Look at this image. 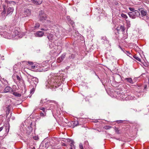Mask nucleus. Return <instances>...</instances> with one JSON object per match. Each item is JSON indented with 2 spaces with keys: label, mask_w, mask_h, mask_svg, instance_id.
<instances>
[{
  "label": "nucleus",
  "mask_w": 149,
  "mask_h": 149,
  "mask_svg": "<svg viewBox=\"0 0 149 149\" xmlns=\"http://www.w3.org/2000/svg\"><path fill=\"white\" fill-rule=\"evenodd\" d=\"M52 141L51 140L49 141V142H47L46 143H45V147L47 148H48L49 146H52V144H51V143L52 142Z\"/></svg>",
  "instance_id": "nucleus-26"
},
{
  "label": "nucleus",
  "mask_w": 149,
  "mask_h": 149,
  "mask_svg": "<svg viewBox=\"0 0 149 149\" xmlns=\"http://www.w3.org/2000/svg\"><path fill=\"white\" fill-rule=\"evenodd\" d=\"M69 23H70L72 25V26H73V25L74 24V22L71 20H70V21L68 22Z\"/></svg>",
  "instance_id": "nucleus-45"
},
{
  "label": "nucleus",
  "mask_w": 149,
  "mask_h": 149,
  "mask_svg": "<svg viewBox=\"0 0 149 149\" xmlns=\"http://www.w3.org/2000/svg\"><path fill=\"white\" fill-rule=\"evenodd\" d=\"M67 141L70 143V148H75L74 146V142L73 140L70 139H68L67 140Z\"/></svg>",
  "instance_id": "nucleus-21"
},
{
  "label": "nucleus",
  "mask_w": 149,
  "mask_h": 149,
  "mask_svg": "<svg viewBox=\"0 0 149 149\" xmlns=\"http://www.w3.org/2000/svg\"><path fill=\"white\" fill-rule=\"evenodd\" d=\"M33 88H32V89H31L30 91V93H33L34 92L35 88L36 87H34V86H33Z\"/></svg>",
  "instance_id": "nucleus-38"
},
{
  "label": "nucleus",
  "mask_w": 149,
  "mask_h": 149,
  "mask_svg": "<svg viewBox=\"0 0 149 149\" xmlns=\"http://www.w3.org/2000/svg\"><path fill=\"white\" fill-rule=\"evenodd\" d=\"M125 121V120H117L116 121V122L118 123H123Z\"/></svg>",
  "instance_id": "nucleus-40"
},
{
  "label": "nucleus",
  "mask_w": 149,
  "mask_h": 149,
  "mask_svg": "<svg viewBox=\"0 0 149 149\" xmlns=\"http://www.w3.org/2000/svg\"><path fill=\"white\" fill-rule=\"evenodd\" d=\"M102 39H103L104 40H107V38L105 37H102Z\"/></svg>",
  "instance_id": "nucleus-57"
},
{
  "label": "nucleus",
  "mask_w": 149,
  "mask_h": 149,
  "mask_svg": "<svg viewBox=\"0 0 149 149\" xmlns=\"http://www.w3.org/2000/svg\"><path fill=\"white\" fill-rule=\"evenodd\" d=\"M119 95H119V96H120L122 99V100H127L128 99L130 100H134L135 97H134L133 96H126L127 95V94H126V95L125 94H120Z\"/></svg>",
  "instance_id": "nucleus-8"
},
{
  "label": "nucleus",
  "mask_w": 149,
  "mask_h": 149,
  "mask_svg": "<svg viewBox=\"0 0 149 149\" xmlns=\"http://www.w3.org/2000/svg\"><path fill=\"white\" fill-rule=\"evenodd\" d=\"M128 15L131 18L135 19L136 17L140 15V13L138 11L136 10L132 12H130Z\"/></svg>",
  "instance_id": "nucleus-5"
},
{
  "label": "nucleus",
  "mask_w": 149,
  "mask_h": 149,
  "mask_svg": "<svg viewBox=\"0 0 149 149\" xmlns=\"http://www.w3.org/2000/svg\"><path fill=\"white\" fill-rule=\"evenodd\" d=\"M33 139L36 140H38V137H37V136H34V137H33Z\"/></svg>",
  "instance_id": "nucleus-51"
},
{
  "label": "nucleus",
  "mask_w": 149,
  "mask_h": 149,
  "mask_svg": "<svg viewBox=\"0 0 149 149\" xmlns=\"http://www.w3.org/2000/svg\"><path fill=\"white\" fill-rule=\"evenodd\" d=\"M40 109L41 110H42V111L45 112V109L44 108H43V107H42V108H41Z\"/></svg>",
  "instance_id": "nucleus-54"
},
{
  "label": "nucleus",
  "mask_w": 149,
  "mask_h": 149,
  "mask_svg": "<svg viewBox=\"0 0 149 149\" xmlns=\"http://www.w3.org/2000/svg\"><path fill=\"white\" fill-rule=\"evenodd\" d=\"M57 76L58 77H61L60 79V78H59V80H58V82H59V81L60 82L61 84V83H62L64 81L65 78L67 77L66 76H63V75H62L61 76H59V74H58Z\"/></svg>",
  "instance_id": "nucleus-14"
},
{
  "label": "nucleus",
  "mask_w": 149,
  "mask_h": 149,
  "mask_svg": "<svg viewBox=\"0 0 149 149\" xmlns=\"http://www.w3.org/2000/svg\"><path fill=\"white\" fill-rule=\"evenodd\" d=\"M119 47L120 48L122 51H123L124 53H125V52L126 50L122 48L120 46H119Z\"/></svg>",
  "instance_id": "nucleus-49"
},
{
  "label": "nucleus",
  "mask_w": 149,
  "mask_h": 149,
  "mask_svg": "<svg viewBox=\"0 0 149 149\" xmlns=\"http://www.w3.org/2000/svg\"><path fill=\"white\" fill-rule=\"evenodd\" d=\"M74 57V54H72L71 56H69L70 59H73Z\"/></svg>",
  "instance_id": "nucleus-47"
},
{
  "label": "nucleus",
  "mask_w": 149,
  "mask_h": 149,
  "mask_svg": "<svg viewBox=\"0 0 149 149\" xmlns=\"http://www.w3.org/2000/svg\"><path fill=\"white\" fill-rule=\"evenodd\" d=\"M144 88L145 89H146L147 87V86L146 85H144Z\"/></svg>",
  "instance_id": "nucleus-58"
},
{
  "label": "nucleus",
  "mask_w": 149,
  "mask_h": 149,
  "mask_svg": "<svg viewBox=\"0 0 149 149\" xmlns=\"http://www.w3.org/2000/svg\"><path fill=\"white\" fill-rule=\"evenodd\" d=\"M127 23V24L128 26L130 27L131 25V24L130 23V22L128 20H126Z\"/></svg>",
  "instance_id": "nucleus-44"
},
{
  "label": "nucleus",
  "mask_w": 149,
  "mask_h": 149,
  "mask_svg": "<svg viewBox=\"0 0 149 149\" xmlns=\"http://www.w3.org/2000/svg\"><path fill=\"white\" fill-rule=\"evenodd\" d=\"M3 10L1 13L0 17L3 20H4L6 17V5L3 4Z\"/></svg>",
  "instance_id": "nucleus-7"
},
{
  "label": "nucleus",
  "mask_w": 149,
  "mask_h": 149,
  "mask_svg": "<svg viewBox=\"0 0 149 149\" xmlns=\"http://www.w3.org/2000/svg\"><path fill=\"white\" fill-rule=\"evenodd\" d=\"M75 148H70V149H75Z\"/></svg>",
  "instance_id": "nucleus-64"
},
{
  "label": "nucleus",
  "mask_w": 149,
  "mask_h": 149,
  "mask_svg": "<svg viewBox=\"0 0 149 149\" xmlns=\"http://www.w3.org/2000/svg\"><path fill=\"white\" fill-rule=\"evenodd\" d=\"M61 78L60 77L55 76L49 79L46 82V86L47 88H51L55 87V88L58 87L61 85L60 81L58 82V80H59V78Z\"/></svg>",
  "instance_id": "nucleus-1"
},
{
  "label": "nucleus",
  "mask_w": 149,
  "mask_h": 149,
  "mask_svg": "<svg viewBox=\"0 0 149 149\" xmlns=\"http://www.w3.org/2000/svg\"><path fill=\"white\" fill-rule=\"evenodd\" d=\"M65 56V54H63L61 55L59 57H58L57 59V62L58 63H60L62 62L64 59Z\"/></svg>",
  "instance_id": "nucleus-15"
},
{
  "label": "nucleus",
  "mask_w": 149,
  "mask_h": 149,
  "mask_svg": "<svg viewBox=\"0 0 149 149\" xmlns=\"http://www.w3.org/2000/svg\"><path fill=\"white\" fill-rule=\"evenodd\" d=\"M63 146H66V145L65 144V143H63Z\"/></svg>",
  "instance_id": "nucleus-62"
},
{
  "label": "nucleus",
  "mask_w": 149,
  "mask_h": 149,
  "mask_svg": "<svg viewBox=\"0 0 149 149\" xmlns=\"http://www.w3.org/2000/svg\"><path fill=\"white\" fill-rule=\"evenodd\" d=\"M13 36H14L18 35L20 33V29L18 27H16L14 30V31L13 32Z\"/></svg>",
  "instance_id": "nucleus-11"
},
{
  "label": "nucleus",
  "mask_w": 149,
  "mask_h": 149,
  "mask_svg": "<svg viewBox=\"0 0 149 149\" xmlns=\"http://www.w3.org/2000/svg\"><path fill=\"white\" fill-rule=\"evenodd\" d=\"M13 91L14 90L12 88L8 86H6L3 90L4 92L5 93L9 92L11 93H12Z\"/></svg>",
  "instance_id": "nucleus-10"
},
{
  "label": "nucleus",
  "mask_w": 149,
  "mask_h": 149,
  "mask_svg": "<svg viewBox=\"0 0 149 149\" xmlns=\"http://www.w3.org/2000/svg\"><path fill=\"white\" fill-rule=\"evenodd\" d=\"M15 117L13 116L11 117V119H12V120H14L15 119Z\"/></svg>",
  "instance_id": "nucleus-60"
},
{
  "label": "nucleus",
  "mask_w": 149,
  "mask_h": 149,
  "mask_svg": "<svg viewBox=\"0 0 149 149\" xmlns=\"http://www.w3.org/2000/svg\"><path fill=\"white\" fill-rule=\"evenodd\" d=\"M56 52V49H55V48H54L52 49V50H51L50 52V54L52 56H54L55 55V53Z\"/></svg>",
  "instance_id": "nucleus-25"
},
{
  "label": "nucleus",
  "mask_w": 149,
  "mask_h": 149,
  "mask_svg": "<svg viewBox=\"0 0 149 149\" xmlns=\"http://www.w3.org/2000/svg\"><path fill=\"white\" fill-rule=\"evenodd\" d=\"M16 77H17V79L18 80L20 81V77H19V76L18 75H17Z\"/></svg>",
  "instance_id": "nucleus-52"
},
{
  "label": "nucleus",
  "mask_w": 149,
  "mask_h": 149,
  "mask_svg": "<svg viewBox=\"0 0 149 149\" xmlns=\"http://www.w3.org/2000/svg\"><path fill=\"white\" fill-rule=\"evenodd\" d=\"M20 130L23 133L29 134L31 132L32 128L30 127L25 126L23 123H22L20 126Z\"/></svg>",
  "instance_id": "nucleus-3"
},
{
  "label": "nucleus",
  "mask_w": 149,
  "mask_h": 149,
  "mask_svg": "<svg viewBox=\"0 0 149 149\" xmlns=\"http://www.w3.org/2000/svg\"><path fill=\"white\" fill-rule=\"evenodd\" d=\"M40 116H44L46 115L45 113H40Z\"/></svg>",
  "instance_id": "nucleus-48"
},
{
  "label": "nucleus",
  "mask_w": 149,
  "mask_h": 149,
  "mask_svg": "<svg viewBox=\"0 0 149 149\" xmlns=\"http://www.w3.org/2000/svg\"><path fill=\"white\" fill-rule=\"evenodd\" d=\"M132 57L134 58L135 59H136L137 60L140 62L141 61V59L138 57L137 56H136V55H135L134 56L133 55Z\"/></svg>",
  "instance_id": "nucleus-32"
},
{
  "label": "nucleus",
  "mask_w": 149,
  "mask_h": 149,
  "mask_svg": "<svg viewBox=\"0 0 149 149\" xmlns=\"http://www.w3.org/2000/svg\"><path fill=\"white\" fill-rule=\"evenodd\" d=\"M31 79L33 84V86H34V87H36V85L38 82V79L35 77H32Z\"/></svg>",
  "instance_id": "nucleus-12"
},
{
  "label": "nucleus",
  "mask_w": 149,
  "mask_h": 149,
  "mask_svg": "<svg viewBox=\"0 0 149 149\" xmlns=\"http://www.w3.org/2000/svg\"><path fill=\"white\" fill-rule=\"evenodd\" d=\"M6 28V25H3V26H0V29H2L3 30H4V29H5Z\"/></svg>",
  "instance_id": "nucleus-41"
},
{
  "label": "nucleus",
  "mask_w": 149,
  "mask_h": 149,
  "mask_svg": "<svg viewBox=\"0 0 149 149\" xmlns=\"http://www.w3.org/2000/svg\"><path fill=\"white\" fill-rule=\"evenodd\" d=\"M44 34L43 32L41 31H38L35 33V35L36 37H41L43 36Z\"/></svg>",
  "instance_id": "nucleus-16"
},
{
  "label": "nucleus",
  "mask_w": 149,
  "mask_h": 149,
  "mask_svg": "<svg viewBox=\"0 0 149 149\" xmlns=\"http://www.w3.org/2000/svg\"><path fill=\"white\" fill-rule=\"evenodd\" d=\"M53 35L52 34L49 33L47 35V37L49 41L52 40L53 39Z\"/></svg>",
  "instance_id": "nucleus-27"
},
{
  "label": "nucleus",
  "mask_w": 149,
  "mask_h": 149,
  "mask_svg": "<svg viewBox=\"0 0 149 149\" xmlns=\"http://www.w3.org/2000/svg\"><path fill=\"white\" fill-rule=\"evenodd\" d=\"M117 30L118 31L123 32L125 30V29L123 26L120 25L117 28Z\"/></svg>",
  "instance_id": "nucleus-23"
},
{
  "label": "nucleus",
  "mask_w": 149,
  "mask_h": 149,
  "mask_svg": "<svg viewBox=\"0 0 149 149\" xmlns=\"http://www.w3.org/2000/svg\"><path fill=\"white\" fill-rule=\"evenodd\" d=\"M14 91H14L12 93L13 95L17 97H20L21 96V95L20 94L17 93V92H14Z\"/></svg>",
  "instance_id": "nucleus-31"
},
{
  "label": "nucleus",
  "mask_w": 149,
  "mask_h": 149,
  "mask_svg": "<svg viewBox=\"0 0 149 149\" xmlns=\"http://www.w3.org/2000/svg\"><path fill=\"white\" fill-rule=\"evenodd\" d=\"M2 82L3 84H4L5 86L7 85L8 82L7 80L5 79H2Z\"/></svg>",
  "instance_id": "nucleus-29"
},
{
  "label": "nucleus",
  "mask_w": 149,
  "mask_h": 149,
  "mask_svg": "<svg viewBox=\"0 0 149 149\" xmlns=\"http://www.w3.org/2000/svg\"><path fill=\"white\" fill-rule=\"evenodd\" d=\"M125 53L126 54L131 58H132L133 55L131 54L129 51H126L125 52Z\"/></svg>",
  "instance_id": "nucleus-28"
},
{
  "label": "nucleus",
  "mask_w": 149,
  "mask_h": 149,
  "mask_svg": "<svg viewBox=\"0 0 149 149\" xmlns=\"http://www.w3.org/2000/svg\"><path fill=\"white\" fill-rule=\"evenodd\" d=\"M79 148L80 149H84L83 144L82 143H80L79 144Z\"/></svg>",
  "instance_id": "nucleus-39"
},
{
  "label": "nucleus",
  "mask_w": 149,
  "mask_h": 149,
  "mask_svg": "<svg viewBox=\"0 0 149 149\" xmlns=\"http://www.w3.org/2000/svg\"><path fill=\"white\" fill-rule=\"evenodd\" d=\"M40 26V24L38 23H36L34 26V28L35 29H37Z\"/></svg>",
  "instance_id": "nucleus-34"
},
{
  "label": "nucleus",
  "mask_w": 149,
  "mask_h": 149,
  "mask_svg": "<svg viewBox=\"0 0 149 149\" xmlns=\"http://www.w3.org/2000/svg\"><path fill=\"white\" fill-rule=\"evenodd\" d=\"M12 107L11 105H8L6 109V116L7 117V116L9 114L10 111L12 110Z\"/></svg>",
  "instance_id": "nucleus-13"
},
{
  "label": "nucleus",
  "mask_w": 149,
  "mask_h": 149,
  "mask_svg": "<svg viewBox=\"0 0 149 149\" xmlns=\"http://www.w3.org/2000/svg\"><path fill=\"white\" fill-rule=\"evenodd\" d=\"M9 3L12 4L13 5H15L16 4V2L14 1H10L9 2Z\"/></svg>",
  "instance_id": "nucleus-42"
},
{
  "label": "nucleus",
  "mask_w": 149,
  "mask_h": 149,
  "mask_svg": "<svg viewBox=\"0 0 149 149\" xmlns=\"http://www.w3.org/2000/svg\"><path fill=\"white\" fill-rule=\"evenodd\" d=\"M3 127H2L0 128V132L3 130Z\"/></svg>",
  "instance_id": "nucleus-59"
},
{
  "label": "nucleus",
  "mask_w": 149,
  "mask_h": 149,
  "mask_svg": "<svg viewBox=\"0 0 149 149\" xmlns=\"http://www.w3.org/2000/svg\"><path fill=\"white\" fill-rule=\"evenodd\" d=\"M32 68H35V66H32Z\"/></svg>",
  "instance_id": "nucleus-63"
},
{
  "label": "nucleus",
  "mask_w": 149,
  "mask_h": 149,
  "mask_svg": "<svg viewBox=\"0 0 149 149\" xmlns=\"http://www.w3.org/2000/svg\"><path fill=\"white\" fill-rule=\"evenodd\" d=\"M4 127L5 129L6 134H7L9 132V130L10 125L9 123H8L5 125H4Z\"/></svg>",
  "instance_id": "nucleus-22"
},
{
  "label": "nucleus",
  "mask_w": 149,
  "mask_h": 149,
  "mask_svg": "<svg viewBox=\"0 0 149 149\" xmlns=\"http://www.w3.org/2000/svg\"><path fill=\"white\" fill-rule=\"evenodd\" d=\"M125 81H126L129 83L131 84L133 83L132 79L131 78H127L124 79Z\"/></svg>",
  "instance_id": "nucleus-24"
},
{
  "label": "nucleus",
  "mask_w": 149,
  "mask_h": 149,
  "mask_svg": "<svg viewBox=\"0 0 149 149\" xmlns=\"http://www.w3.org/2000/svg\"><path fill=\"white\" fill-rule=\"evenodd\" d=\"M24 13L25 15H26V16H28L30 15L31 11L29 9H25L24 11Z\"/></svg>",
  "instance_id": "nucleus-20"
},
{
  "label": "nucleus",
  "mask_w": 149,
  "mask_h": 149,
  "mask_svg": "<svg viewBox=\"0 0 149 149\" xmlns=\"http://www.w3.org/2000/svg\"><path fill=\"white\" fill-rule=\"evenodd\" d=\"M46 99H42L40 102L42 103H46L48 104L49 108H47V109L50 110L52 112L54 111V109H57L58 107V104L54 101H46Z\"/></svg>",
  "instance_id": "nucleus-2"
},
{
  "label": "nucleus",
  "mask_w": 149,
  "mask_h": 149,
  "mask_svg": "<svg viewBox=\"0 0 149 149\" xmlns=\"http://www.w3.org/2000/svg\"><path fill=\"white\" fill-rule=\"evenodd\" d=\"M141 16L140 18L144 20H146L149 19V16L147 14V11L144 9H142L140 11Z\"/></svg>",
  "instance_id": "nucleus-4"
},
{
  "label": "nucleus",
  "mask_w": 149,
  "mask_h": 149,
  "mask_svg": "<svg viewBox=\"0 0 149 149\" xmlns=\"http://www.w3.org/2000/svg\"><path fill=\"white\" fill-rule=\"evenodd\" d=\"M121 15L122 17L124 18L125 19H127V15L125 14L122 13L121 14Z\"/></svg>",
  "instance_id": "nucleus-36"
},
{
  "label": "nucleus",
  "mask_w": 149,
  "mask_h": 149,
  "mask_svg": "<svg viewBox=\"0 0 149 149\" xmlns=\"http://www.w3.org/2000/svg\"><path fill=\"white\" fill-rule=\"evenodd\" d=\"M14 8L13 7H9L7 10V15L12 14L14 11Z\"/></svg>",
  "instance_id": "nucleus-19"
},
{
  "label": "nucleus",
  "mask_w": 149,
  "mask_h": 149,
  "mask_svg": "<svg viewBox=\"0 0 149 149\" xmlns=\"http://www.w3.org/2000/svg\"><path fill=\"white\" fill-rule=\"evenodd\" d=\"M84 145H85L84 146L85 147V145H86V146H88V143L87 141H86L84 142Z\"/></svg>",
  "instance_id": "nucleus-46"
},
{
  "label": "nucleus",
  "mask_w": 149,
  "mask_h": 149,
  "mask_svg": "<svg viewBox=\"0 0 149 149\" xmlns=\"http://www.w3.org/2000/svg\"><path fill=\"white\" fill-rule=\"evenodd\" d=\"M114 129L115 130V132L117 134H120V130H118V128H117L116 127H114Z\"/></svg>",
  "instance_id": "nucleus-35"
},
{
  "label": "nucleus",
  "mask_w": 149,
  "mask_h": 149,
  "mask_svg": "<svg viewBox=\"0 0 149 149\" xmlns=\"http://www.w3.org/2000/svg\"><path fill=\"white\" fill-rule=\"evenodd\" d=\"M112 127L110 126L106 125L104 127V128L106 130H108L110 129Z\"/></svg>",
  "instance_id": "nucleus-37"
},
{
  "label": "nucleus",
  "mask_w": 149,
  "mask_h": 149,
  "mask_svg": "<svg viewBox=\"0 0 149 149\" xmlns=\"http://www.w3.org/2000/svg\"><path fill=\"white\" fill-rule=\"evenodd\" d=\"M28 63L30 65H32L33 64V62L31 61H28Z\"/></svg>",
  "instance_id": "nucleus-55"
},
{
  "label": "nucleus",
  "mask_w": 149,
  "mask_h": 149,
  "mask_svg": "<svg viewBox=\"0 0 149 149\" xmlns=\"http://www.w3.org/2000/svg\"><path fill=\"white\" fill-rule=\"evenodd\" d=\"M113 5H115L116 7H117L119 6V3L118 1L116 0H113Z\"/></svg>",
  "instance_id": "nucleus-30"
},
{
  "label": "nucleus",
  "mask_w": 149,
  "mask_h": 149,
  "mask_svg": "<svg viewBox=\"0 0 149 149\" xmlns=\"http://www.w3.org/2000/svg\"><path fill=\"white\" fill-rule=\"evenodd\" d=\"M129 9L130 10V11H131L132 12H133V11H134V9L133 8H129Z\"/></svg>",
  "instance_id": "nucleus-50"
},
{
  "label": "nucleus",
  "mask_w": 149,
  "mask_h": 149,
  "mask_svg": "<svg viewBox=\"0 0 149 149\" xmlns=\"http://www.w3.org/2000/svg\"><path fill=\"white\" fill-rule=\"evenodd\" d=\"M27 63V62L26 61H23L21 62L20 64L21 65H22L23 64V65H24L26 64Z\"/></svg>",
  "instance_id": "nucleus-43"
},
{
  "label": "nucleus",
  "mask_w": 149,
  "mask_h": 149,
  "mask_svg": "<svg viewBox=\"0 0 149 149\" xmlns=\"http://www.w3.org/2000/svg\"><path fill=\"white\" fill-rule=\"evenodd\" d=\"M31 2L36 5H40L42 2V0H31Z\"/></svg>",
  "instance_id": "nucleus-18"
},
{
  "label": "nucleus",
  "mask_w": 149,
  "mask_h": 149,
  "mask_svg": "<svg viewBox=\"0 0 149 149\" xmlns=\"http://www.w3.org/2000/svg\"><path fill=\"white\" fill-rule=\"evenodd\" d=\"M0 34L1 36L5 38H9L10 37V34L6 31L1 32Z\"/></svg>",
  "instance_id": "nucleus-9"
},
{
  "label": "nucleus",
  "mask_w": 149,
  "mask_h": 149,
  "mask_svg": "<svg viewBox=\"0 0 149 149\" xmlns=\"http://www.w3.org/2000/svg\"><path fill=\"white\" fill-rule=\"evenodd\" d=\"M67 20H68V22L70 21V20H71L70 17L69 16H67L66 17Z\"/></svg>",
  "instance_id": "nucleus-53"
},
{
  "label": "nucleus",
  "mask_w": 149,
  "mask_h": 149,
  "mask_svg": "<svg viewBox=\"0 0 149 149\" xmlns=\"http://www.w3.org/2000/svg\"><path fill=\"white\" fill-rule=\"evenodd\" d=\"M10 120V119H9V118L8 117V118L7 119V121H9Z\"/></svg>",
  "instance_id": "nucleus-61"
},
{
  "label": "nucleus",
  "mask_w": 149,
  "mask_h": 149,
  "mask_svg": "<svg viewBox=\"0 0 149 149\" xmlns=\"http://www.w3.org/2000/svg\"><path fill=\"white\" fill-rule=\"evenodd\" d=\"M47 15L43 11H40L39 15V18L41 22H44L47 19Z\"/></svg>",
  "instance_id": "nucleus-6"
},
{
  "label": "nucleus",
  "mask_w": 149,
  "mask_h": 149,
  "mask_svg": "<svg viewBox=\"0 0 149 149\" xmlns=\"http://www.w3.org/2000/svg\"><path fill=\"white\" fill-rule=\"evenodd\" d=\"M64 34L63 33V34H62V33H61L60 32H59V35L60 36H61V37H62V36H63V35H64Z\"/></svg>",
  "instance_id": "nucleus-56"
},
{
  "label": "nucleus",
  "mask_w": 149,
  "mask_h": 149,
  "mask_svg": "<svg viewBox=\"0 0 149 149\" xmlns=\"http://www.w3.org/2000/svg\"><path fill=\"white\" fill-rule=\"evenodd\" d=\"M41 30L46 31L49 29V28L47 26H45V28H41Z\"/></svg>",
  "instance_id": "nucleus-33"
},
{
  "label": "nucleus",
  "mask_w": 149,
  "mask_h": 149,
  "mask_svg": "<svg viewBox=\"0 0 149 149\" xmlns=\"http://www.w3.org/2000/svg\"><path fill=\"white\" fill-rule=\"evenodd\" d=\"M70 125L69 124V126L72 128L74 127H75L77 125L78 122L77 121H73L70 122Z\"/></svg>",
  "instance_id": "nucleus-17"
}]
</instances>
